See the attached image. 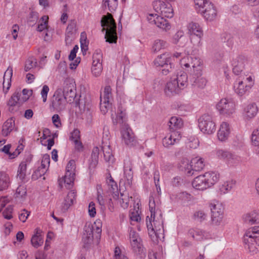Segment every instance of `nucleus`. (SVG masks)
Instances as JSON below:
<instances>
[{
    "instance_id": "nucleus-5",
    "label": "nucleus",
    "mask_w": 259,
    "mask_h": 259,
    "mask_svg": "<svg viewBox=\"0 0 259 259\" xmlns=\"http://www.w3.org/2000/svg\"><path fill=\"white\" fill-rule=\"evenodd\" d=\"M198 126L202 132L207 134H211L216 130L215 123L212 117L207 114H204L199 118Z\"/></svg>"
},
{
    "instance_id": "nucleus-55",
    "label": "nucleus",
    "mask_w": 259,
    "mask_h": 259,
    "mask_svg": "<svg viewBox=\"0 0 259 259\" xmlns=\"http://www.w3.org/2000/svg\"><path fill=\"white\" fill-rule=\"evenodd\" d=\"M194 57L191 56H187L183 57L180 61V64L182 66H184L186 68H191L193 66V61Z\"/></svg>"
},
{
    "instance_id": "nucleus-19",
    "label": "nucleus",
    "mask_w": 259,
    "mask_h": 259,
    "mask_svg": "<svg viewBox=\"0 0 259 259\" xmlns=\"http://www.w3.org/2000/svg\"><path fill=\"white\" fill-rule=\"evenodd\" d=\"M181 90L182 89L178 84V82L175 81L173 78H171L166 83L164 92L167 96H171L179 94Z\"/></svg>"
},
{
    "instance_id": "nucleus-22",
    "label": "nucleus",
    "mask_w": 259,
    "mask_h": 259,
    "mask_svg": "<svg viewBox=\"0 0 259 259\" xmlns=\"http://www.w3.org/2000/svg\"><path fill=\"white\" fill-rule=\"evenodd\" d=\"M64 96L65 99L67 102L71 103L74 101L75 102L76 106H78L79 108L81 110H84L85 106L84 101H83L81 99H77L76 98V90H73L65 94H63Z\"/></svg>"
},
{
    "instance_id": "nucleus-62",
    "label": "nucleus",
    "mask_w": 259,
    "mask_h": 259,
    "mask_svg": "<svg viewBox=\"0 0 259 259\" xmlns=\"http://www.w3.org/2000/svg\"><path fill=\"white\" fill-rule=\"evenodd\" d=\"M110 101L100 99V110L103 114H105L107 112L110 107Z\"/></svg>"
},
{
    "instance_id": "nucleus-57",
    "label": "nucleus",
    "mask_w": 259,
    "mask_h": 259,
    "mask_svg": "<svg viewBox=\"0 0 259 259\" xmlns=\"http://www.w3.org/2000/svg\"><path fill=\"white\" fill-rule=\"evenodd\" d=\"M194 1L196 10L199 13L205 8L206 3H210L208 0H194Z\"/></svg>"
},
{
    "instance_id": "nucleus-63",
    "label": "nucleus",
    "mask_w": 259,
    "mask_h": 259,
    "mask_svg": "<svg viewBox=\"0 0 259 259\" xmlns=\"http://www.w3.org/2000/svg\"><path fill=\"white\" fill-rule=\"evenodd\" d=\"M26 189L24 186H19L16 191L15 197L17 198H22L23 196H25L26 194Z\"/></svg>"
},
{
    "instance_id": "nucleus-42",
    "label": "nucleus",
    "mask_w": 259,
    "mask_h": 259,
    "mask_svg": "<svg viewBox=\"0 0 259 259\" xmlns=\"http://www.w3.org/2000/svg\"><path fill=\"white\" fill-rule=\"evenodd\" d=\"M21 93H20V91H16L11 96V98L9 99L7 103L8 105L10 106H17L21 101Z\"/></svg>"
},
{
    "instance_id": "nucleus-13",
    "label": "nucleus",
    "mask_w": 259,
    "mask_h": 259,
    "mask_svg": "<svg viewBox=\"0 0 259 259\" xmlns=\"http://www.w3.org/2000/svg\"><path fill=\"white\" fill-rule=\"evenodd\" d=\"M217 155L219 158L227 160L231 165L238 163L239 162V157L238 156L226 150H218Z\"/></svg>"
},
{
    "instance_id": "nucleus-25",
    "label": "nucleus",
    "mask_w": 259,
    "mask_h": 259,
    "mask_svg": "<svg viewBox=\"0 0 259 259\" xmlns=\"http://www.w3.org/2000/svg\"><path fill=\"white\" fill-rule=\"evenodd\" d=\"M244 221L247 224L253 225L259 223V211L252 210L243 215Z\"/></svg>"
},
{
    "instance_id": "nucleus-32",
    "label": "nucleus",
    "mask_w": 259,
    "mask_h": 259,
    "mask_svg": "<svg viewBox=\"0 0 259 259\" xmlns=\"http://www.w3.org/2000/svg\"><path fill=\"white\" fill-rule=\"evenodd\" d=\"M15 127V120L13 117L9 118L4 124L2 128V135L7 136Z\"/></svg>"
},
{
    "instance_id": "nucleus-39",
    "label": "nucleus",
    "mask_w": 259,
    "mask_h": 259,
    "mask_svg": "<svg viewBox=\"0 0 259 259\" xmlns=\"http://www.w3.org/2000/svg\"><path fill=\"white\" fill-rule=\"evenodd\" d=\"M168 46V44L166 41L158 39L154 41L152 47V50L153 52L157 53L161 49L166 48Z\"/></svg>"
},
{
    "instance_id": "nucleus-48",
    "label": "nucleus",
    "mask_w": 259,
    "mask_h": 259,
    "mask_svg": "<svg viewBox=\"0 0 259 259\" xmlns=\"http://www.w3.org/2000/svg\"><path fill=\"white\" fill-rule=\"evenodd\" d=\"M103 4L105 7H108L109 11L113 12L117 7L118 0H103Z\"/></svg>"
},
{
    "instance_id": "nucleus-28",
    "label": "nucleus",
    "mask_w": 259,
    "mask_h": 259,
    "mask_svg": "<svg viewBox=\"0 0 259 259\" xmlns=\"http://www.w3.org/2000/svg\"><path fill=\"white\" fill-rule=\"evenodd\" d=\"M178 167L180 170L185 172L188 176L193 175V172H192V165L187 158H182Z\"/></svg>"
},
{
    "instance_id": "nucleus-52",
    "label": "nucleus",
    "mask_w": 259,
    "mask_h": 259,
    "mask_svg": "<svg viewBox=\"0 0 259 259\" xmlns=\"http://www.w3.org/2000/svg\"><path fill=\"white\" fill-rule=\"evenodd\" d=\"M74 178L75 173L66 172L63 179L65 186L69 188L70 186H72L73 184Z\"/></svg>"
},
{
    "instance_id": "nucleus-7",
    "label": "nucleus",
    "mask_w": 259,
    "mask_h": 259,
    "mask_svg": "<svg viewBox=\"0 0 259 259\" xmlns=\"http://www.w3.org/2000/svg\"><path fill=\"white\" fill-rule=\"evenodd\" d=\"M211 220L212 224L218 226L222 222L224 217V207L221 203L211 204Z\"/></svg>"
},
{
    "instance_id": "nucleus-61",
    "label": "nucleus",
    "mask_w": 259,
    "mask_h": 259,
    "mask_svg": "<svg viewBox=\"0 0 259 259\" xmlns=\"http://www.w3.org/2000/svg\"><path fill=\"white\" fill-rule=\"evenodd\" d=\"M251 142L254 146L259 145V127L253 131L251 135Z\"/></svg>"
},
{
    "instance_id": "nucleus-37",
    "label": "nucleus",
    "mask_w": 259,
    "mask_h": 259,
    "mask_svg": "<svg viewBox=\"0 0 259 259\" xmlns=\"http://www.w3.org/2000/svg\"><path fill=\"white\" fill-rule=\"evenodd\" d=\"M244 112L247 118H252L256 115L257 107L255 103H251L245 107Z\"/></svg>"
},
{
    "instance_id": "nucleus-46",
    "label": "nucleus",
    "mask_w": 259,
    "mask_h": 259,
    "mask_svg": "<svg viewBox=\"0 0 259 259\" xmlns=\"http://www.w3.org/2000/svg\"><path fill=\"white\" fill-rule=\"evenodd\" d=\"M76 90L75 82L73 80L67 79L64 82L62 94H65L69 92Z\"/></svg>"
},
{
    "instance_id": "nucleus-17",
    "label": "nucleus",
    "mask_w": 259,
    "mask_h": 259,
    "mask_svg": "<svg viewBox=\"0 0 259 259\" xmlns=\"http://www.w3.org/2000/svg\"><path fill=\"white\" fill-rule=\"evenodd\" d=\"M76 197V192L74 190L70 191L64 199L60 206L61 211L66 212L69 208L73 204Z\"/></svg>"
},
{
    "instance_id": "nucleus-27",
    "label": "nucleus",
    "mask_w": 259,
    "mask_h": 259,
    "mask_svg": "<svg viewBox=\"0 0 259 259\" xmlns=\"http://www.w3.org/2000/svg\"><path fill=\"white\" fill-rule=\"evenodd\" d=\"M188 38L184 36V32L179 30L177 31L172 37L171 42L174 44L177 45L179 43V46L184 47L187 43Z\"/></svg>"
},
{
    "instance_id": "nucleus-40",
    "label": "nucleus",
    "mask_w": 259,
    "mask_h": 259,
    "mask_svg": "<svg viewBox=\"0 0 259 259\" xmlns=\"http://www.w3.org/2000/svg\"><path fill=\"white\" fill-rule=\"evenodd\" d=\"M191 34L197 35V36H203V31L198 23L191 22L188 26Z\"/></svg>"
},
{
    "instance_id": "nucleus-64",
    "label": "nucleus",
    "mask_w": 259,
    "mask_h": 259,
    "mask_svg": "<svg viewBox=\"0 0 259 259\" xmlns=\"http://www.w3.org/2000/svg\"><path fill=\"white\" fill-rule=\"evenodd\" d=\"M164 4L165 3L162 1H155L153 2V9L156 12L159 14L163 6H164Z\"/></svg>"
},
{
    "instance_id": "nucleus-36",
    "label": "nucleus",
    "mask_w": 259,
    "mask_h": 259,
    "mask_svg": "<svg viewBox=\"0 0 259 259\" xmlns=\"http://www.w3.org/2000/svg\"><path fill=\"white\" fill-rule=\"evenodd\" d=\"M126 119L125 108L123 107L120 103L117 108V115L115 119L114 122L116 123L122 124Z\"/></svg>"
},
{
    "instance_id": "nucleus-11",
    "label": "nucleus",
    "mask_w": 259,
    "mask_h": 259,
    "mask_svg": "<svg viewBox=\"0 0 259 259\" xmlns=\"http://www.w3.org/2000/svg\"><path fill=\"white\" fill-rule=\"evenodd\" d=\"M54 99L52 103V106L57 111L63 110L65 109L67 103L64 96L62 95V90L57 89L54 95Z\"/></svg>"
},
{
    "instance_id": "nucleus-44",
    "label": "nucleus",
    "mask_w": 259,
    "mask_h": 259,
    "mask_svg": "<svg viewBox=\"0 0 259 259\" xmlns=\"http://www.w3.org/2000/svg\"><path fill=\"white\" fill-rule=\"evenodd\" d=\"M192 65V72L191 73H197V74H200V73L202 72V63L200 59L194 57Z\"/></svg>"
},
{
    "instance_id": "nucleus-50",
    "label": "nucleus",
    "mask_w": 259,
    "mask_h": 259,
    "mask_svg": "<svg viewBox=\"0 0 259 259\" xmlns=\"http://www.w3.org/2000/svg\"><path fill=\"white\" fill-rule=\"evenodd\" d=\"M31 242L33 246L37 248L43 244V239L42 237L38 232H36L31 238Z\"/></svg>"
},
{
    "instance_id": "nucleus-58",
    "label": "nucleus",
    "mask_w": 259,
    "mask_h": 259,
    "mask_svg": "<svg viewBox=\"0 0 259 259\" xmlns=\"http://www.w3.org/2000/svg\"><path fill=\"white\" fill-rule=\"evenodd\" d=\"M49 17L47 16H43L39 21L40 24H39L37 27V30L38 31H42L45 30L47 26L48 22Z\"/></svg>"
},
{
    "instance_id": "nucleus-31",
    "label": "nucleus",
    "mask_w": 259,
    "mask_h": 259,
    "mask_svg": "<svg viewBox=\"0 0 259 259\" xmlns=\"http://www.w3.org/2000/svg\"><path fill=\"white\" fill-rule=\"evenodd\" d=\"M99 151V148L98 147H94L92 150L89 165V168L91 170L94 169L98 163Z\"/></svg>"
},
{
    "instance_id": "nucleus-24",
    "label": "nucleus",
    "mask_w": 259,
    "mask_h": 259,
    "mask_svg": "<svg viewBox=\"0 0 259 259\" xmlns=\"http://www.w3.org/2000/svg\"><path fill=\"white\" fill-rule=\"evenodd\" d=\"M230 134V128L229 124L226 122H223L221 124L218 132V139L220 141L225 142L228 139Z\"/></svg>"
},
{
    "instance_id": "nucleus-6",
    "label": "nucleus",
    "mask_w": 259,
    "mask_h": 259,
    "mask_svg": "<svg viewBox=\"0 0 259 259\" xmlns=\"http://www.w3.org/2000/svg\"><path fill=\"white\" fill-rule=\"evenodd\" d=\"M171 58L168 54L164 53L158 56L154 60V65L157 67H161L163 68L161 70V73L163 75H167L169 72L172 71L171 64L170 62Z\"/></svg>"
},
{
    "instance_id": "nucleus-56",
    "label": "nucleus",
    "mask_w": 259,
    "mask_h": 259,
    "mask_svg": "<svg viewBox=\"0 0 259 259\" xmlns=\"http://www.w3.org/2000/svg\"><path fill=\"white\" fill-rule=\"evenodd\" d=\"M111 88L110 86L107 85L104 88V91L103 95H101L100 99L105 101H110L112 97Z\"/></svg>"
},
{
    "instance_id": "nucleus-43",
    "label": "nucleus",
    "mask_w": 259,
    "mask_h": 259,
    "mask_svg": "<svg viewBox=\"0 0 259 259\" xmlns=\"http://www.w3.org/2000/svg\"><path fill=\"white\" fill-rule=\"evenodd\" d=\"M159 14H160L162 17L172 18L174 16V13L171 5L165 3L164 6L162 7Z\"/></svg>"
},
{
    "instance_id": "nucleus-23",
    "label": "nucleus",
    "mask_w": 259,
    "mask_h": 259,
    "mask_svg": "<svg viewBox=\"0 0 259 259\" xmlns=\"http://www.w3.org/2000/svg\"><path fill=\"white\" fill-rule=\"evenodd\" d=\"M32 159L31 155H28L26 157L24 160L19 164L17 177L20 180H23L26 176V172L27 168V165L30 163Z\"/></svg>"
},
{
    "instance_id": "nucleus-8",
    "label": "nucleus",
    "mask_w": 259,
    "mask_h": 259,
    "mask_svg": "<svg viewBox=\"0 0 259 259\" xmlns=\"http://www.w3.org/2000/svg\"><path fill=\"white\" fill-rule=\"evenodd\" d=\"M103 70L102 54L100 50H97L93 55L91 71L95 77L99 76Z\"/></svg>"
},
{
    "instance_id": "nucleus-49",
    "label": "nucleus",
    "mask_w": 259,
    "mask_h": 259,
    "mask_svg": "<svg viewBox=\"0 0 259 259\" xmlns=\"http://www.w3.org/2000/svg\"><path fill=\"white\" fill-rule=\"evenodd\" d=\"M207 214L202 210L195 211L192 215V219L198 222H202L206 220Z\"/></svg>"
},
{
    "instance_id": "nucleus-1",
    "label": "nucleus",
    "mask_w": 259,
    "mask_h": 259,
    "mask_svg": "<svg viewBox=\"0 0 259 259\" xmlns=\"http://www.w3.org/2000/svg\"><path fill=\"white\" fill-rule=\"evenodd\" d=\"M155 202L153 200L152 201L151 199L149 201V209L151 211V218H153V223H152L151 219H149V221L148 222L147 219L149 217H147V227L149 235L151 237H153L154 235L157 238H160L163 237L164 229L162 224V222H158L157 220H155Z\"/></svg>"
},
{
    "instance_id": "nucleus-16",
    "label": "nucleus",
    "mask_w": 259,
    "mask_h": 259,
    "mask_svg": "<svg viewBox=\"0 0 259 259\" xmlns=\"http://www.w3.org/2000/svg\"><path fill=\"white\" fill-rule=\"evenodd\" d=\"M76 197V192L74 190L70 191L64 199L60 206L61 211L66 212L69 208L73 204Z\"/></svg>"
},
{
    "instance_id": "nucleus-53",
    "label": "nucleus",
    "mask_w": 259,
    "mask_h": 259,
    "mask_svg": "<svg viewBox=\"0 0 259 259\" xmlns=\"http://www.w3.org/2000/svg\"><path fill=\"white\" fill-rule=\"evenodd\" d=\"M119 200L121 206L124 209L127 208L128 206L130 198L129 196L124 193H120V197L117 198Z\"/></svg>"
},
{
    "instance_id": "nucleus-33",
    "label": "nucleus",
    "mask_w": 259,
    "mask_h": 259,
    "mask_svg": "<svg viewBox=\"0 0 259 259\" xmlns=\"http://www.w3.org/2000/svg\"><path fill=\"white\" fill-rule=\"evenodd\" d=\"M234 88L236 93L241 96L250 88V85H246L243 81L239 80L234 84Z\"/></svg>"
},
{
    "instance_id": "nucleus-59",
    "label": "nucleus",
    "mask_w": 259,
    "mask_h": 259,
    "mask_svg": "<svg viewBox=\"0 0 259 259\" xmlns=\"http://www.w3.org/2000/svg\"><path fill=\"white\" fill-rule=\"evenodd\" d=\"M202 36L190 34V41L195 48L199 47L201 46V39Z\"/></svg>"
},
{
    "instance_id": "nucleus-10",
    "label": "nucleus",
    "mask_w": 259,
    "mask_h": 259,
    "mask_svg": "<svg viewBox=\"0 0 259 259\" xmlns=\"http://www.w3.org/2000/svg\"><path fill=\"white\" fill-rule=\"evenodd\" d=\"M122 138V142L125 145L132 147L136 144L137 141L135 137L131 128L128 125L124 124L120 131Z\"/></svg>"
},
{
    "instance_id": "nucleus-15",
    "label": "nucleus",
    "mask_w": 259,
    "mask_h": 259,
    "mask_svg": "<svg viewBox=\"0 0 259 259\" xmlns=\"http://www.w3.org/2000/svg\"><path fill=\"white\" fill-rule=\"evenodd\" d=\"M200 14L207 20L212 21L214 20L217 14V11L213 4L210 2L206 3L205 8L202 10Z\"/></svg>"
},
{
    "instance_id": "nucleus-3",
    "label": "nucleus",
    "mask_w": 259,
    "mask_h": 259,
    "mask_svg": "<svg viewBox=\"0 0 259 259\" xmlns=\"http://www.w3.org/2000/svg\"><path fill=\"white\" fill-rule=\"evenodd\" d=\"M101 23L103 27V32L105 30V26L109 27V29L106 30L105 35L106 41L110 44L116 43L117 39L116 24L112 15L110 13H107L106 15L103 16L101 19Z\"/></svg>"
},
{
    "instance_id": "nucleus-30",
    "label": "nucleus",
    "mask_w": 259,
    "mask_h": 259,
    "mask_svg": "<svg viewBox=\"0 0 259 259\" xmlns=\"http://www.w3.org/2000/svg\"><path fill=\"white\" fill-rule=\"evenodd\" d=\"M154 24L156 26L165 31L170 29V25L167 20L164 19L163 17L157 16L155 19H153Z\"/></svg>"
},
{
    "instance_id": "nucleus-21",
    "label": "nucleus",
    "mask_w": 259,
    "mask_h": 259,
    "mask_svg": "<svg viewBox=\"0 0 259 259\" xmlns=\"http://www.w3.org/2000/svg\"><path fill=\"white\" fill-rule=\"evenodd\" d=\"M202 75V72L200 73V74L191 73L190 82L193 87L199 89H203L205 87L207 81Z\"/></svg>"
},
{
    "instance_id": "nucleus-47",
    "label": "nucleus",
    "mask_w": 259,
    "mask_h": 259,
    "mask_svg": "<svg viewBox=\"0 0 259 259\" xmlns=\"http://www.w3.org/2000/svg\"><path fill=\"white\" fill-rule=\"evenodd\" d=\"M190 233L192 237L197 240H201L206 236V233L204 231L199 229L191 230Z\"/></svg>"
},
{
    "instance_id": "nucleus-60",
    "label": "nucleus",
    "mask_w": 259,
    "mask_h": 259,
    "mask_svg": "<svg viewBox=\"0 0 259 259\" xmlns=\"http://www.w3.org/2000/svg\"><path fill=\"white\" fill-rule=\"evenodd\" d=\"M37 62L34 58H29L25 62L24 70L26 72L29 71L31 68L36 67Z\"/></svg>"
},
{
    "instance_id": "nucleus-20",
    "label": "nucleus",
    "mask_w": 259,
    "mask_h": 259,
    "mask_svg": "<svg viewBox=\"0 0 259 259\" xmlns=\"http://www.w3.org/2000/svg\"><path fill=\"white\" fill-rule=\"evenodd\" d=\"M82 241L84 247H88L93 241V227L92 225H86L84 227Z\"/></svg>"
},
{
    "instance_id": "nucleus-14",
    "label": "nucleus",
    "mask_w": 259,
    "mask_h": 259,
    "mask_svg": "<svg viewBox=\"0 0 259 259\" xmlns=\"http://www.w3.org/2000/svg\"><path fill=\"white\" fill-rule=\"evenodd\" d=\"M181 138V133L179 131H171L169 135L162 139V144L166 148L178 143Z\"/></svg>"
},
{
    "instance_id": "nucleus-35",
    "label": "nucleus",
    "mask_w": 259,
    "mask_h": 259,
    "mask_svg": "<svg viewBox=\"0 0 259 259\" xmlns=\"http://www.w3.org/2000/svg\"><path fill=\"white\" fill-rule=\"evenodd\" d=\"M10 185V179L5 171H0V191L8 188Z\"/></svg>"
},
{
    "instance_id": "nucleus-54",
    "label": "nucleus",
    "mask_w": 259,
    "mask_h": 259,
    "mask_svg": "<svg viewBox=\"0 0 259 259\" xmlns=\"http://www.w3.org/2000/svg\"><path fill=\"white\" fill-rule=\"evenodd\" d=\"M102 150L105 161L107 162L111 161L113 158V156L112 154V150L110 149V146H103Z\"/></svg>"
},
{
    "instance_id": "nucleus-18",
    "label": "nucleus",
    "mask_w": 259,
    "mask_h": 259,
    "mask_svg": "<svg viewBox=\"0 0 259 259\" xmlns=\"http://www.w3.org/2000/svg\"><path fill=\"white\" fill-rule=\"evenodd\" d=\"M76 197V192L74 190L70 191L64 199L60 206L61 211L66 212L69 208L73 204Z\"/></svg>"
},
{
    "instance_id": "nucleus-51",
    "label": "nucleus",
    "mask_w": 259,
    "mask_h": 259,
    "mask_svg": "<svg viewBox=\"0 0 259 259\" xmlns=\"http://www.w3.org/2000/svg\"><path fill=\"white\" fill-rule=\"evenodd\" d=\"M235 181L233 180L224 182L220 187V191L225 194L230 191L234 186Z\"/></svg>"
},
{
    "instance_id": "nucleus-34",
    "label": "nucleus",
    "mask_w": 259,
    "mask_h": 259,
    "mask_svg": "<svg viewBox=\"0 0 259 259\" xmlns=\"http://www.w3.org/2000/svg\"><path fill=\"white\" fill-rule=\"evenodd\" d=\"M173 78L175 81L178 82V84L182 90L187 87L188 76L184 71H180L178 73L177 77Z\"/></svg>"
},
{
    "instance_id": "nucleus-12",
    "label": "nucleus",
    "mask_w": 259,
    "mask_h": 259,
    "mask_svg": "<svg viewBox=\"0 0 259 259\" xmlns=\"http://www.w3.org/2000/svg\"><path fill=\"white\" fill-rule=\"evenodd\" d=\"M246 63L247 58L244 56L239 55L234 58L232 63L233 72L237 75L241 74Z\"/></svg>"
},
{
    "instance_id": "nucleus-38",
    "label": "nucleus",
    "mask_w": 259,
    "mask_h": 259,
    "mask_svg": "<svg viewBox=\"0 0 259 259\" xmlns=\"http://www.w3.org/2000/svg\"><path fill=\"white\" fill-rule=\"evenodd\" d=\"M192 165V172L200 171L204 167V160L201 158L195 157L191 161Z\"/></svg>"
},
{
    "instance_id": "nucleus-29",
    "label": "nucleus",
    "mask_w": 259,
    "mask_h": 259,
    "mask_svg": "<svg viewBox=\"0 0 259 259\" xmlns=\"http://www.w3.org/2000/svg\"><path fill=\"white\" fill-rule=\"evenodd\" d=\"M108 191L112 195L114 199H117L118 198V189L116 183L110 177L107 181Z\"/></svg>"
},
{
    "instance_id": "nucleus-41",
    "label": "nucleus",
    "mask_w": 259,
    "mask_h": 259,
    "mask_svg": "<svg viewBox=\"0 0 259 259\" xmlns=\"http://www.w3.org/2000/svg\"><path fill=\"white\" fill-rule=\"evenodd\" d=\"M183 125L182 119L177 116L171 117L168 122V126L170 129L180 128Z\"/></svg>"
},
{
    "instance_id": "nucleus-4",
    "label": "nucleus",
    "mask_w": 259,
    "mask_h": 259,
    "mask_svg": "<svg viewBox=\"0 0 259 259\" xmlns=\"http://www.w3.org/2000/svg\"><path fill=\"white\" fill-rule=\"evenodd\" d=\"M258 235L259 226H254L249 228L244 235L245 248L253 254L259 251V244L257 241Z\"/></svg>"
},
{
    "instance_id": "nucleus-9",
    "label": "nucleus",
    "mask_w": 259,
    "mask_h": 259,
    "mask_svg": "<svg viewBox=\"0 0 259 259\" xmlns=\"http://www.w3.org/2000/svg\"><path fill=\"white\" fill-rule=\"evenodd\" d=\"M217 109L221 114L230 115L235 112V104L230 100L222 99L217 105Z\"/></svg>"
},
{
    "instance_id": "nucleus-26",
    "label": "nucleus",
    "mask_w": 259,
    "mask_h": 259,
    "mask_svg": "<svg viewBox=\"0 0 259 259\" xmlns=\"http://www.w3.org/2000/svg\"><path fill=\"white\" fill-rule=\"evenodd\" d=\"M13 75L12 67L9 66L5 71L4 75L3 91L6 94L11 85V78Z\"/></svg>"
},
{
    "instance_id": "nucleus-2",
    "label": "nucleus",
    "mask_w": 259,
    "mask_h": 259,
    "mask_svg": "<svg viewBox=\"0 0 259 259\" xmlns=\"http://www.w3.org/2000/svg\"><path fill=\"white\" fill-rule=\"evenodd\" d=\"M218 180L219 176L215 172H208L196 177L192 184L195 189L202 191L213 186Z\"/></svg>"
},
{
    "instance_id": "nucleus-45",
    "label": "nucleus",
    "mask_w": 259,
    "mask_h": 259,
    "mask_svg": "<svg viewBox=\"0 0 259 259\" xmlns=\"http://www.w3.org/2000/svg\"><path fill=\"white\" fill-rule=\"evenodd\" d=\"M141 240L135 241L131 243L133 251L137 255H142L145 254L143 245L141 244Z\"/></svg>"
}]
</instances>
